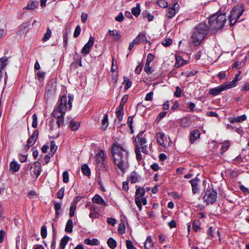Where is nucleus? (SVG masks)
<instances>
[{
    "mask_svg": "<svg viewBox=\"0 0 249 249\" xmlns=\"http://www.w3.org/2000/svg\"><path fill=\"white\" fill-rule=\"evenodd\" d=\"M111 154L115 166L124 173L129 167L128 152L126 147L118 142L112 145Z\"/></svg>",
    "mask_w": 249,
    "mask_h": 249,
    "instance_id": "nucleus-1",
    "label": "nucleus"
},
{
    "mask_svg": "<svg viewBox=\"0 0 249 249\" xmlns=\"http://www.w3.org/2000/svg\"><path fill=\"white\" fill-rule=\"evenodd\" d=\"M73 100V96L71 94L68 96H62L57 103V107H55L53 111L52 115L54 117L65 115L66 111L71 109Z\"/></svg>",
    "mask_w": 249,
    "mask_h": 249,
    "instance_id": "nucleus-2",
    "label": "nucleus"
},
{
    "mask_svg": "<svg viewBox=\"0 0 249 249\" xmlns=\"http://www.w3.org/2000/svg\"><path fill=\"white\" fill-rule=\"evenodd\" d=\"M144 131L140 132L137 135V138L134 141L135 145V153L137 160L140 161L142 160L141 151L144 154H148L147 141L145 136L143 135Z\"/></svg>",
    "mask_w": 249,
    "mask_h": 249,
    "instance_id": "nucleus-3",
    "label": "nucleus"
},
{
    "mask_svg": "<svg viewBox=\"0 0 249 249\" xmlns=\"http://www.w3.org/2000/svg\"><path fill=\"white\" fill-rule=\"evenodd\" d=\"M209 27L205 22L197 24L194 28L191 36L193 43L197 46L200 44L207 35Z\"/></svg>",
    "mask_w": 249,
    "mask_h": 249,
    "instance_id": "nucleus-4",
    "label": "nucleus"
},
{
    "mask_svg": "<svg viewBox=\"0 0 249 249\" xmlns=\"http://www.w3.org/2000/svg\"><path fill=\"white\" fill-rule=\"evenodd\" d=\"M107 156L103 150H100L95 156V164L96 169L99 171H107L108 165L106 161Z\"/></svg>",
    "mask_w": 249,
    "mask_h": 249,
    "instance_id": "nucleus-5",
    "label": "nucleus"
},
{
    "mask_svg": "<svg viewBox=\"0 0 249 249\" xmlns=\"http://www.w3.org/2000/svg\"><path fill=\"white\" fill-rule=\"evenodd\" d=\"M226 21L225 14H216L211 17L209 19L210 28L216 30L222 27Z\"/></svg>",
    "mask_w": 249,
    "mask_h": 249,
    "instance_id": "nucleus-6",
    "label": "nucleus"
},
{
    "mask_svg": "<svg viewBox=\"0 0 249 249\" xmlns=\"http://www.w3.org/2000/svg\"><path fill=\"white\" fill-rule=\"evenodd\" d=\"M244 11V5L243 3H238L232 8L229 17L231 25H233L235 24Z\"/></svg>",
    "mask_w": 249,
    "mask_h": 249,
    "instance_id": "nucleus-7",
    "label": "nucleus"
},
{
    "mask_svg": "<svg viewBox=\"0 0 249 249\" xmlns=\"http://www.w3.org/2000/svg\"><path fill=\"white\" fill-rule=\"evenodd\" d=\"M156 140L158 144L164 148H167L172 144V141L162 132L156 134Z\"/></svg>",
    "mask_w": 249,
    "mask_h": 249,
    "instance_id": "nucleus-8",
    "label": "nucleus"
},
{
    "mask_svg": "<svg viewBox=\"0 0 249 249\" xmlns=\"http://www.w3.org/2000/svg\"><path fill=\"white\" fill-rule=\"evenodd\" d=\"M217 192L213 189H208L205 192L203 198L207 204H213L217 198Z\"/></svg>",
    "mask_w": 249,
    "mask_h": 249,
    "instance_id": "nucleus-9",
    "label": "nucleus"
},
{
    "mask_svg": "<svg viewBox=\"0 0 249 249\" xmlns=\"http://www.w3.org/2000/svg\"><path fill=\"white\" fill-rule=\"evenodd\" d=\"M180 6L178 1L174 2L166 10V16L169 18H173L178 12Z\"/></svg>",
    "mask_w": 249,
    "mask_h": 249,
    "instance_id": "nucleus-10",
    "label": "nucleus"
},
{
    "mask_svg": "<svg viewBox=\"0 0 249 249\" xmlns=\"http://www.w3.org/2000/svg\"><path fill=\"white\" fill-rule=\"evenodd\" d=\"M228 89L225 84H223L218 87L211 89L209 91V93L213 96L220 94L222 91Z\"/></svg>",
    "mask_w": 249,
    "mask_h": 249,
    "instance_id": "nucleus-11",
    "label": "nucleus"
},
{
    "mask_svg": "<svg viewBox=\"0 0 249 249\" xmlns=\"http://www.w3.org/2000/svg\"><path fill=\"white\" fill-rule=\"evenodd\" d=\"M94 43L93 36H90L88 42L85 45L81 50V53L84 55H87L90 52V50Z\"/></svg>",
    "mask_w": 249,
    "mask_h": 249,
    "instance_id": "nucleus-12",
    "label": "nucleus"
},
{
    "mask_svg": "<svg viewBox=\"0 0 249 249\" xmlns=\"http://www.w3.org/2000/svg\"><path fill=\"white\" fill-rule=\"evenodd\" d=\"M31 173L36 175L37 178L41 173V163L38 161H36L34 163L33 165L31 166L30 169Z\"/></svg>",
    "mask_w": 249,
    "mask_h": 249,
    "instance_id": "nucleus-13",
    "label": "nucleus"
},
{
    "mask_svg": "<svg viewBox=\"0 0 249 249\" xmlns=\"http://www.w3.org/2000/svg\"><path fill=\"white\" fill-rule=\"evenodd\" d=\"M38 135V132L36 130L34 132L32 136L29 137L27 140V149H28L36 142Z\"/></svg>",
    "mask_w": 249,
    "mask_h": 249,
    "instance_id": "nucleus-14",
    "label": "nucleus"
},
{
    "mask_svg": "<svg viewBox=\"0 0 249 249\" xmlns=\"http://www.w3.org/2000/svg\"><path fill=\"white\" fill-rule=\"evenodd\" d=\"M200 182V179L197 177L190 180L191 184L192 192L194 194H196L198 191V183Z\"/></svg>",
    "mask_w": 249,
    "mask_h": 249,
    "instance_id": "nucleus-15",
    "label": "nucleus"
},
{
    "mask_svg": "<svg viewBox=\"0 0 249 249\" xmlns=\"http://www.w3.org/2000/svg\"><path fill=\"white\" fill-rule=\"evenodd\" d=\"M67 120L69 122V127L72 131H76L80 126L79 122H75L71 117H68Z\"/></svg>",
    "mask_w": 249,
    "mask_h": 249,
    "instance_id": "nucleus-16",
    "label": "nucleus"
},
{
    "mask_svg": "<svg viewBox=\"0 0 249 249\" xmlns=\"http://www.w3.org/2000/svg\"><path fill=\"white\" fill-rule=\"evenodd\" d=\"M93 203H96L103 206H107V203L104 200V199L99 195H95L92 198Z\"/></svg>",
    "mask_w": 249,
    "mask_h": 249,
    "instance_id": "nucleus-17",
    "label": "nucleus"
},
{
    "mask_svg": "<svg viewBox=\"0 0 249 249\" xmlns=\"http://www.w3.org/2000/svg\"><path fill=\"white\" fill-rule=\"evenodd\" d=\"M247 119V116L244 114L238 117H231L229 118V121L231 123H242Z\"/></svg>",
    "mask_w": 249,
    "mask_h": 249,
    "instance_id": "nucleus-18",
    "label": "nucleus"
},
{
    "mask_svg": "<svg viewBox=\"0 0 249 249\" xmlns=\"http://www.w3.org/2000/svg\"><path fill=\"white\" fill-rule=\"evenodd\" d=\"M128 180L132 183H135L140 181V177L135 172H133L129 176Z\"/></svg>",
    "mask_w": 249,
    "mask_h": 249,
    "instance_id": "nucleus-19",
    "label": "nucleus"
},
{
    "mask_svg": "<svg viewBox=\"0 0 249 249\" xmlns=\"http://www.w3.org/2000/svg\"><path fill=\"white\" fill-rule=\"evenodd\" d=\"M136 42L137 44H139L140 43L145 41L147 43H148L149 44L150 42L149 41H147L146 39V37L143 34H139L136 38L134 39Z\"/></svg>",
    "mask_w": 249,
    "mask_h": 249,
    "instance_id": "nucleus-20",
    "label": "nucleus"
},
{
    "mask_svg": "<svg viewBox=\"0 0 249 249\" xmlns=\"http://www.w3.org/2000/svg\"><path fill=\"white\" fill-rule=\"evenodd\" d=\"M200 133L197 130H193L190 134V140L191 143H193L197 139L199 138Z\"/></svg>",
    "mask_w": 249,
    "mask_h": 249,
    "instance_id": "nucleus-21",
    "label": "nucleus"
},
{
    "mask_svg": "<svg viewBox=\"0 0 249 249\" xmlns=\"http://www.w3.org/2000/svg\"><path fill=\"white\" fill-rule=\"evenodd\" d=\"M187 64V61L184 60L180 56H177L176 57L175 66L177 68L180 67L185 64Z\"/></svg>",
    "mask_w": 249,
    "mask_h": 249,
    "instance_id": "nucleus-22",
    "label": "nucleus"
},
{
    "mask_svg": "<svg viewBox=\"0 0 249 249\" xmlns=\"http://www.w3.org/2000/svg\"><path fill=\"white\" fill-rule=\"evenodd\" d=\"M154 244L152 241V238L149 236L146 238L144 243V248L145 249H153Z\"/></svg>",
    "mask_w": 249,
    "mask_h": 249,
    "instance_id": "nucleus-23",
    "label": "nucleus"
},
{
    "mask_svg": "<svg viewBox=\"0 0 249 249\" xmlns=\"http://www.w3.org/2000/svg\"><path fill=\"white\" fill-rule=\"evenodd\" d=\"M108 34L109 36L113 37L115 40H119L121 37V33L117 30H109Z\"/></svg>",
    "mask_w": 249,
    "mask_h": 249,
    "instance_id": "nucleus-24",
    "label": "nucleus"
},
{
    "mask_svg": "<svg viewBox=\"0 0 249 249\" xmlns=\"http://www.w3.org/2000/svg\"><path fill=\"white\" fill-rule=\"evenodd\" d=\"M19 165L17 161H12L10 164V171L11 172H16L19 170Z\"/></svg>",
    "mask_w": 249,
    "mask_h": 249,
    "instance_id": "nucleus-25",
    "label": "nucleus"
},
{
    "mask_svg": "<svg viewBox=\"0 0 249 249\" xmlns=\"http://www.w3.org/2000/svg\"><path fill=\"white\" fill-rule=\"evenodd\" d=\"M73 227V222L72 219H69L66 225L65 231L67 232L71 233L72 231Z\"/></svg>",
    "mask_w": 249,
    "mask_h": 249,
    "instance_id": "nucleus-26",
    "label": "nucleus"
},
{
    "mask_svg": "<svg viewBox=\"0 0 249 249\" xmlns=\"http://www.w3.org/2000/svg\"><path fill=\"white\" fill-rule=\"evenodd\" d=\"M38 5V1L37 0L30 1L28 3V5L24 7L23 9L34 10L36 8Z\"/></svg>",
    "mask_w": 249,
    "mask_h": 249,
    "instance_id": "nucleus-27",
    "label": "nucleus"
},
{
    "mask_svg": "<svg viewBox=\"0 0 249 249\" xmlns=\"http://www.w3.org/2000/svg\"><path fill=\"white\" fill-rule=\"evenodd\" d=\"M116 114L119 121H121L124 115V107L118 106L116 108Z\"/></svg>",
    "mask_w": 249,
    "mask_h": 249,
    "instance_id": "nucleus-28",
    "label": "nucleus"
},
{
    "mask_svg": "<svg viewBox=\"0 0 249 249\" xmlns=\"http://www.w3.org/2000/svg\"><path fill=\"white\" fill-rule=\"evenodd\" d=\"M140 4L137 3L136 7L132 8L131 10L132 14L135 17H138L141 13Z\"/></svg>",
    "mask_w": 249,
    "mask_h": 249,
    "instance_id": "nucleus-29",
    "label": "nucleus"
},
{
    "mask_svg": "<svg viewBox=\"0 0 249 249\" xmlns=\"http://www.w3.org/2000/svg\"><path fill=\"white\" fill-rule=\"evenodd\" d=\"M84 243L87 245H89L91 246H97L99 244V242L98 240L96 238H93L92 239H86L84 241Z\"/></svg>",
    "mask_w": 249,
    "mask_h": 249,
    "instance_id": "nucleus-30",
    "label": "nucleus"
},
{
    "mask_svg": "<svg viewBox=\"0 0 249 249\" xmlns=\"http://www.w3.org/2000/svg\"><path fill=\"white\" fill-rule=\"evenodd\" d=\"M108 125V115L107 114L104 115V118L102 121L101 128L103 130H105Z\"/></svg>",
    "mask_w": 249,
    "mask_h": 249,
    "instance_id": "nucleus-31",
    "label": "nucleus"
},
{
    "mask_svg": "<svg viewBox=\"0 0 249 249\" xmlns=\"http://www.w3.org/2000/svg\"><path fill=\"white\" fill-rule=\"evenodd\" d=\"M61 207V204L59 203H54V209L55 212V218L54 220L56 221L58 218L60 213V209Z\"/></svg>",
    "mask_w": 249,
    "mask_h": 249,
    "instance_id": "nucleus-32",
    "label": "nucleus"
},
{
    "mask_svg": "<svg viewBox=\"0 0 249 249\" xmlns=\"http://www.w3.org/2000/svg\"><path fill=\"white\" fill-rule=\"evenodd\" d=\"M52 36V31L49 27L47 28L46 32L44 34L42 37V41L44 42L48 41Z\"/></svg>",
    "mask_w": 249,
    "mask_h": 249,
    "instance_id": "nucleus-33",
    "label": "nucleus"
},
{
    "mask_svg": "<svg viewBox=\"0 0 249 249\" xmlns=\"http://www.w3.org/2000/svg\"><path fill=\"white\" fill-rule=\"evenodd\" d=\"M81 171L83 174L86 176H89L90 175V170L87 164H84L82 166Z\"/></svg>",
    "mask_w": 249,
    "mask_h": 249,
    "instance_id": "nucleus-34",
    "label": "nucleus"
},
{
    "mask_svg": "<svg viewBox=\"0 0 249 249\" xmlns=\"http://www.w3.org/2000/svg\"><path fill=\"white\" fill-rule=\"evenodd\" d=\"M8 58L6 56L2 57L0 58V70H2L7 66L8 64Z\"/></svg>",
    "mask_w": 249,
    "mask_h": 249,
    "instance_id": "nucleus-35",
    "label": "nucleus"
},
{
    "mask_svg": "<svg viewBox=\"0 0 249 249\" xmlns=\"http://www.w3.org/2000/svg\"><path fill=\"white\" fill-rule=\"evenodd\" d=\"M46 74V72L41 71H38L36 74V78L37 79L38 81L42 82L43 81L45 76Z\"/></svg>",
    "mask_w": 249,
    "mask_h": 249,
    "instance_id": "nucleus-36",
    "label": "nucleus"
},
{
    "mask_svg": "<svg viewBox=\"0 0 249 249\" xmlns=\"http://www.w3.org/2000/svg\"><path fill=\"white\" fill-rule=\"evenodd\" d=\"M239 80L238 77L235 76L232 81L229 83L225 84L227 87H228V89L234 87L236 86V82Z\"/></svg>",
    "mask_w": 249,
    "mask_h": 249,
    "instance_id": "nucleus-37",
    "label": "nucleus"
},
{
    "mask_svg": "<svg viewBox=\"0 0 249 249\" xmlns=\"http://www.w3.org/2000/svg\"><path fill=\"white\" fill-rule=\"evenodd\" d=\"M89 210L91 211L89 214V217L92 219L96 218L98 215V213L96 211V208L92 206Z\"/></svg>",
    "mask_w": 249,
    "mask_h": 249,
    "instance_id": "nucleus-38",
    "label": "nucleus"
},
{
    "mask_svg": "<svg viewBox=\"0 0 249 249\" xmlns=\"http://www.w3.org/2000/svg\"><path fill=\"white\" fill-rule=\"evenodd\" d=\"M69 238L68 236H64L63 238L61 239L59 245L60 249H64L66 245L69 241Z\"/></svg>",
    "mask_w": 249,
    "mask_h": 249,
    "instance_id": "nucleus-39",
    "label": "nucleus"
},
{
    "mask_svg": "<svg viewBox=\"0 0 249 249\" xmlns=\"http://www.w3.org/2000/svg\"><path fill=\"white\" fill-rule=\"evenodd\" d=\"M123 84L124 85V89L125 90L128 89L131 86V82L126 77L124 78Z\"/></svg>",
    "mask_w": 249,
    "mask_h": 249,
    "instance_id": "nucleus-40",
    "label": "nucleus"
},
{
    "mask_svg": "<svg viewBox=\"0 0 249 249\" xmlns=\"http://www.w3.org/2000/svg\"><path fill=\"white\" fill-rule=\"evenodd\" d=\"M142 16L144 18H147L148 19V21L149 22L152 21L154 19V15H152L151 13H150L147 11H144L142 13Z\"/></svg>",
    "mask_w": 249,
    "mask_h": 249,
    "instance_id": "nucleus-41",
    "label": "nucleus"
},
{
    "mask_svg": "<svg viewBox=\"0 0 249 249\" xmlns=\"http://www.w3.org/2000/svg\"><path fill=\"white\" fill-rule=\"evenodd\" d=\"M200 222L199 220H195L193 223V230L197 232L200 230Z\"/></svg>",
    "mask_w": 249,
    "mask_h": 249,
    "instance_id": "nucleus-42",
    "label": "nucleus"
},
{
    "mask_svg": "<svg viewBox=\"0 0 249 249\" xmlns=\"http://www.w3.org/2000/svg\"><path fill=\"white\" fill-rule=\"evenodd\" d=\"M107 245L112 249H114L116 248L117 243L116 241L112 238H109L107 240Z\"/></svg>",
    "mask_w": 249,
    "mask_h": 249,
    "instance_id": "nucleus-43",
    "label": "nucleus"
},
{
    "mask_svg": "<svg viewBox=\"0 0 249 249\" xmlns=\"http://www.w3.org/2000/svg\"><path fill=\"white\" fill-rule=\"evenodd\" d=\"M156 3L162 8H167L168 5V2L165 0H157Z\"/></svg>",
    "mask_w": 249,
    "mask_h": 249,
    "instance_id": "nucleus-44",
    "label": "nucleus"
},
{
    "mask_svg": "<svg viewBox=\"0 0 249 249\" xmlns=\"http://www.w3.org/2000/svg\"><path fill=\"white\" fill-rule=\"evenodd\" d=\"M144 189L143 188H139L136 190L135 193V197L138 196L139 197H141L144 195Z\"/></svg>",
    "mask_w": 249,
    "mask_h": 249,
    "instance_id": "nucleus-45",
    "label": "nucleus"
},
{
    "mask_svg": "<svg viewBox=\"0 0 249 249\" xmlns=\"http://www.w3.org/2000/svg\"><path fill=\"white\" fill-rule=\"evenodd\" d=\"M50 149L51 151L49 153V155L50 156H52L54 153L56 152L57 150V146L55 144V143L53 142H52L50 144Z\"/></svg>",
    "mask_w": 249,
    "mask_h": 249,
    "instance_id": "nucleus-46",
    "label": "nucleus"
},
{
    "mask_svg": "<svg viewBox=\"0 0 249 249\" xmlns=\"http://www.w3.org/2000/svg\"><path fill=\"white\" fill-rule=\"evenodd\" d=\"M76 209V205H75V203L74 204L72 203L70 209V213L69 215L70 216L72 217L74 216L75 214V212Z\"/></svg>",
    "mask_w": 249,
    "mask_h": 249,
    "instance_id": "nucleus-47",
    "label": "nucleus"
},
{
    "mask_svg": "<svg viewBox=\"0 0 249 249\" xmlns=\"http://www.w3.org/2000/svg\"><path fill=\"white\" fill-rule=\"evenodd\" d=\"M173 41L170 38H166L162 42V44L165 47H168L172 44Z\"/></svg>",
    "mask_w": 249,
    "mask_h": 249,
    "instance_id": "nucleus-48",
    "label": "nucleus"
},
{
    "mask_svg": "<svg viewBox=\"0 0 249 249\" xmlns=\"http://www.w3.org/2000/svg\"><path fill=\"white\" fill-rule=\"evenodd\" d=\"M150 64L145 63L144 71L147 73L150 74L153 72V70L150 66Z\"/></svg>",
    "mask_w": 249,
    "mask_h": 249,
    "instance_id": "nucleus-49",
    "label": "nucleus"
},
{
    "mask_svg": "<svg viewBox=\"0 0 249 249\" xmlns=\"http://www.w3.org/2000/svg\"><path fill=\"white\" fill-rule=\"evenodd\" d=\"M196 73L197 71L192 70L190 71L183 72H182V74L185 75L186 77H190L195 75L196 74Z\"/></svg>",
    "mask_w": 249,
    "mask_h": 249,
    "instance_id": "nucleus-50",
    "label": "nucleus"
},
{
    "mask_svg": "<svg viewBox=\"0 0 249 249\" xmlns=\"http://www.w3.org/2000/svg\"><path fill=\"white\" fill-rule=\"evenodd\" d=\"M33 122L32 124V126L34 128H36L37 126V117L36 114H34L32 116Z\"/></svg>",
    "mask_w": 249,
    "mask_h": 249,
    "instance_id": "nucleus-51",
    "label": "nucleus"
},
{
    "mask_svg": "<svg viewBox=\"0 0 249 249\" xmlns=\"http://www.w3.org/2000/svg\"><path fill=\"white\" fill-rule=\"evenodd\" d=\"M41 235L43 238H46L47 235V228H46V227L44 225H43L41 227Z\"/></svg>",
    "mask_w": 249,
    "mask_h": 249,
    "instance_id": "nucleus-52",
    "label": "nucleus"
},
{
    "mask_svg": "<svg viewBox=\"0 0 249 249\" xmlns=\"http://www.w3.org/2000/svg\"><path fill=\"white\" fill-rule=\"evenodd\" d=\"M128 99V96L127 95H124V96H123V97H122V98L121 99V102H120L119 106L124 107V104L127 101Z\"/></svg>",
    "mask_w": 249,
    "mask_h": 249,
    "instance_id": "nucleus-53",
    "label": "nucleus"
},
{
    "mask_svg": "<svg viewBox=\"0 0 249 249\" xmlns=\"http://www.w3.org/2000/svg\"><path fill=\"white\" fill-rule=\"evenodd\" d=\"M63 181L64 183H67L69 181V175L67 171H65L63 173Z\"/></svg>",
    "mask_w": 249,
    "mask_h": 249,
    "instance_id": "nucleus-54",
    "label": "nucleus"
},
{
    "mask_svg": "<svg viewBox=\"0 0 249 249\" xmlns=\"http://www.w3.org/2000/svg\"><path fill=\"white\" fill-rule=\"evenodd\" d=\"M7 34V29L5 26L0 27V37H3Z\"/></svg>",
    "mask_w": 249,
    "mask_h": 249,
    "instance_id": "nucleus-55",
    "label": "nucleus"
},
{
    "mask_svg": "<svg viewBox=\"0 0 249 249\" xmlns=\"http://www.w3.org/2000/svg\"><path fill=\"white\" fill-rule=\"evenodd\" d=\"M64 116V115H62V116H60L58 117H55L56 118H57L58 119L57 121V125L59 128L60 126H62L64 124V120H63Z\"/></svg>",
    "mask_w": 249,
    "mask_h": 249,
    "instance_id": "nucleus-56",
    "label": "nucleus"
},
{
    "mask_svg": "<svg viewBox=\"0 0 249 249\" xmlns=\"http://www.w3.org/2000/svg\"><path fill=\"white\" fill-rule=\"evenodd\" d=\"M135 203L136 204L138 207L139 208V209L141 211L142 209V201L140 199V197L136 196L135 198Z\"/></svg>",
    "mask_w": 249,
    "mask_h": 249,
    "instance_id": "nucleus-57",
    "label": "nucleus"
},
{
    "mask_svg": "<svg viewBox=\"0 0 249 249\" xmlns=\"http://www.w3.org/2000/svg\"><path fill=\"white\" fill-rule=\"evenodd\" d=\"M80 32H81V27H80V25H78L76 26V27L75 29L74 33H73L74 37H78L79 36Z\"/></svg>",
    "mask_w": 249,
    "mask_h": 249,
    "instance_id": "nucleus-58",
    "label": "nucleus"
},
{
    "mask_svg": "<svg viewBox=\"0 0 249 249\" xmlns=\"http://www.w3.org/2000/svg\"><path fill=\"white\" fill-rule=\"evenodd\" d=\"M64 195V188H61L57 193V196L59 199H62Z\"/></svg>",
    "mask_w": 249,
    "mask_h": 249,
    "instance_id": "nucleus-59",
    "label": "nucleus"
},
{
    "mask_svg": "<svg viewBox=\"0 0 249 249\" xmlns=\"http://www.w3.org/2000/svg\"><path fill=\"white\" fill-rule=\"evenodd\" d=\"M154 93L153 91H150L145 96V100L147 101H151L153 100Z\"/></svg>",
    "mask_w": 249,
    "mask_h": 249,
    "instance_id": "nucleus-60",
    "label": "nucleus"
},
{
    "mask_svg": "<svg viewBox=\"0 0 249 249\" xmlns=\"http://www.w3.org/2000/svg\"><path fill=\"white\" fill-rule=\"evenodd\" d=\"M154 58L155 56L153 54L151 53H148L147 56L146 63L147 64H150L151 62L154 60Z\"/></svg>",
    "mask_w": 249,
    "mask_h": 249,
    "instance_id": "nucleus-61",
    "label": "nucleus"
},
{
    "mask_svg": "<svg viewBox=\"0 0 249 249\" xmlns=\"http://www.w3.org/2000/svg\"><path fill=\"white\" fill-rule=\"evenodd\" d=\"M126 246L127 249H137L133 245V243L130 240L126 241Z\"/></svg>",
    "mask_w": 249,
    "mask_h": 249,
    "instance_id": "nucleus-62",
    "label": "nucleus"
},
{
    "mask_svg": "<svg viewBox=\"0 0 249 249\" xmlns=\"http://www.w3.org/2000/svg\"><path fill=\"white\" fill-rule=\"evenodd\" d=\"M181 91L180 88L178 86L176 88V91L174 93V95L177 97H179L181 96Z\"/></svg>",
    "mask_w": 249,
    "mask_h": 249,
    "instance_id": "nucleus-63",
    "label": "nucleus"
},
{
    "mask_svg": "<svg viewBox=\"0 0 249 249\" xmlns=\"http://www.w3.org/2000/svg\"><path fill=\"white\" fill-rule=\"evenodd\" d=\"M230 146V143L228 142H225L224 143H223L222 146H221V150L222 151L224 152L226 151L227 150L229 147Z\"/></svg>",
    "mask_w": 249,
    "mask_h": 249,
    "instance_id": "nucleus-64",
    "label": "nucleus"
}]
</instances>
